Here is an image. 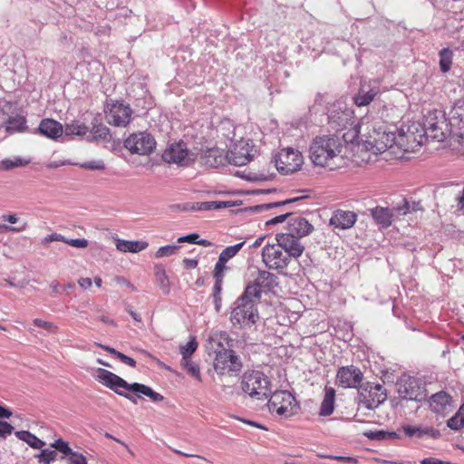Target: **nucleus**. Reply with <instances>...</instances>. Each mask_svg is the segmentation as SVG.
<instances>
[{"mask_svg": "<svg viewBox=\"0 0 464 464\" xmlns=\"http://www.w3.org/2000/svg\"><path fill=\"white\" fill-rule=\"evenodd\" d=\"M267 407L271 413L276 412L284 418L296 414L300 409L295 398L286 391H276L270 394Z\"/></svg>", "mask_w": 464, "mask_h": 464, "instance_id": "obj_6", "label": "nucleus"}, {"mask_svg": "<svg viewBox=\"0 0 464 464\" xmlns=\"http://www.w3.org/2000/svg\"><path fill=\"white\" fill-rule=\"evenodd\" d=\"M14 435L20 440L27 443L31 448L35 450L42 449L45 442L42 440L38 439L34 434L31 433L28 430H19L15 431Z\"/></svg>", "mask_w": 464, "mask_h": 464, "instance_id": "obj_31", "label": "nucleus"}, {"mask_svg": "<svg viewBox=\"0 0 464 464\" xmlns=\"http://www.w3.org/2000/svg\"><path fill=\"white\" fill-rule=\"evenodd\" d=\"M65 244L76 247V248H86L89 245V242L85 238H74V239H68L66 238Z\"/></svg>", "mask_w": 464, "mask_h": 464, "instance_id": "obj_54", "label": "nucleus"}, {"mask_svg": "<svg viewBox=\"0 0 464 464\" xmlns=\"http://www.w3.org/2000/svg\"><path fill=\"white\" fill-rule=\"evenodd\" d=\"M242 362L231 349L222 348L216 352L214 369L220 375H237L242 370Z\"/></svg>", "mask_w": 464, "mask_h": 464, "instance_id": "obj_7", "label": "nucleus"}, {"mask_svg": "<svg viewBox=\"0 0 464 464\" xmlns=\"http://www.w3.org/2000/svg\"><path fill=\"white\" fill-rule=\"evenodd\" d=\"M118 359H119L121 362H123V363H125V364H127V365H129V366H130V367H132V368L136 367V361H135L134 359H132V358H130V357H129V356L125 355V354H124V353H121L118 355Z\"/></svg>", "mask_w": 464, "mask_h": 464, "instance_id": "obj_61", "label": "nucleus"}, {"mask_svg": "<svg viewBox=\"0 0 464 464\" xmlns=\"http://www.w3.org/2000/svg\"><path fill=\"white\" fill-rule=\"evenodd\" d=\"M343 145L340 139L333 135L316 137L309 148V157L315 166L334 169L341 166Z\"/></svg>", "mask_w": 464, "mask_h": 464, "instance_id": "obj_2", "label": "nucleus"}, {"mask_svg": "<svg viewBox=\"0 0 464 464\" xmlns=\"http://www.w3.org/2000/svg\"><path fill=\"white\" fill-rule=\"evenodd\" d=\"M78 284L82 289L86 290L92 286V282L89 277H82L78 280Z\"/></svg>", "mask_w": 464, "mask_h": 464, "instance_id": "obj_64", "label": "nucleus"}, {"mask_svg": "<svg viewBox=\"0 0 464 464\" xmlns=\"http://www.w3.org/2000/svg\"><path fill=\"white\" fill-rule=\"evenodd\" d=\"M275 166L282 175H288L299 170L303 165L302 153L293 148L281 150L274 159Z\"/></svg>", "mask_w": 464, "mask_h": 464, "instance_id": "obj_9", "label": "nucleus"}, {"mask_svg": "<svg viewBox=\"0 0 464 464\" xmlns=\"http://www.w3.org/2000/svg\"><path fill=\"white\" fill-rule=\"evenodd\" d=\"M303 198L304 197H296V198L285 199V200H283V201H277V202H273V203L256 205V206L253 207V209L255 211L267 210V209H270L272 208H277V207H281V206H285V205H287V204H291V203L296 202V201L300 200Z\"/></svg>", "mask_w": 464, "mask_h": 464, "instance_id": "obj_39", "label": "nucleus"}, {"mask_svg": "<svg viewBox=\"0 0 464 464\" xmlns=\"http://www.w3.org/2000/svg\"><path fill=\"white\" fill-rule=\"evenodd\" d=\"M277 285V276L275 274L257 270L256 276L247 283L244 291L259 301L263 293L270 292Z\"/></svg>", "mask_w": 464, "mask_h": 464, "instance_id": "obj_10", "label": "nucleus"}, {"mask_svg": "<svg viewBox=\"0 0 464 464\" xmlns=\"http://www.w3.org/2000/svg\"><path fill=\"white\" fill-rule=\"evenodd\" d=\"M155 276L159 283L160 287L165 295H169L170 288L169 283V277L166 275L165 269L162 266H157Z\"/></svg>", "mask_w": 464, "mask_h": 464, "instance_id": "obj_38", "label": "nucleus"}, {"mask_svg": "<svg viewBox=\"0 0 464 464\" xmlns=\"http://www.w3.org/2000/svg\"><path fill=\"white\" fill-rule=\"evenodd\" d=\"M365 435L372 440H386V431L385 430H377V431H370L365 433Z\"/></svg>", "mask_w": 464, "mask_h": 464, "instance_id": "obj_58", "label": "nucleus"}, {"mask_svg": "<svg viewBox=\"0 0 464 464\" xmlns=\"http://www.w3.org/2000/svg\"><path fill=\"white\" fill-rule=\"evenodd\" d=\"M91 133L95 140L110 141L111 139L110 129L102 123L93 125Z\"/></svg>", "mask_w": 464, "mask_h": 464, "instance_id": "obj_36", "label": "nucleus"}, {"mask_svg": "<svg viewBox=\"0 0 464 464\" xmlns=\"http://www.w3.org/2000/svg\"><path fill=\"white\" fill-rule=\"evenodd\" d=\"M463 411H464V409L461 407L459 409V411L453 417H451L448 420L447 426L449 428H450L451 430H458L461 429L464 426V413H463Z\"/></svg>", "mask_w": 464, "mask_h": 464, "instance_id": "obj_40", "label": "nucleus"}, {"mask_svg": "<svg viewBox=\"0 0 464 464\" xmlns=\"http://www.w3.org/2000/svg\"><path fill=\"white\" fill-rule=\"evenodd\" d=\"M276 240L285 255L289 256V259L300 257L304 251V246L301 243L300 238L288 232L277 234Z\"/></svg>", "mask_w": 464, "mask_h": 464, "instance_id": "obj_18", "label": "nucleus"}, {"mask_svg": "<svg viewBox=\"0 0 464 464\" xmlns=\"http://www.w3.org/2000/svg\"><path fill=\"white\" fill-rule=\"evenodd\" d=\"M198 348V342L195 337H191L190 340L185 344L180 346V353L182 359L190 358Z\"/></svg>", "mask_w": 464, "mask_h": 464, "instance_id": "obj_41", "label": "nucleus"}, {"mask_svg": "<svg viewBox=\"0 0 464 464\" xmlns=\"http://www.w3.org/2000/svg\"><path fill=\"white\" fill-rule=\"evenodd\" d=\"M89 128L78 121H73L68 123L63 128V133L65 136H80L82 137L87 134Z\"/></svg>", "mask_w": 464, "mask_h": 464, "instance_id": "obj_33", "label": "nucleus"}, {"mask_svg": "<svg viewBox=\"0 0 464 464\" xmlns=\"http://www.w3.org/2000/svg\"><path fill=\"white\" fill-rule=\"evenodd\" d=\"M356 220L357 215L353 211L337 209L330 218V225L339 229H349L353 227Z\"/></svg>", "mask_w": 464, "mask_h": 464, "instance_id": "obj_21", "label": "nucleus"}, {"mask_svg": "<svg viewBox=\"0 0 464 464\" xmlns=\"http://www.w3.org/2000/svg\"><path fill=\"white\" fill-rule=\"evenodd\" d=\"M34 324L37 327L44 329L45 331H47L48 333H51V334L55 333L57 331L56 325H54L53 323L44 321L42 319H38V318L34 319Z\"/></svg>", "mask_w": 464, "mask_h": 464, "instance_id": "obj_50", "label": "nucleus"}, {"mask_svg": "<svg viewBox=\"0 0 464 464\" xmlns=\"http://www.w3.org/2000/svg\"><path fill=\"white\" fill-rule=\"evenodd\" d=\"M362 381V372L353 365L341 367L336 374V384L343 388H357Z\"/></svg>", "mask_w": 464, "mask_h": 464, "instance_id": "obj_20", "label": "nucleus"}, {"mask_svg": "<svg viewBox=\"0 0 464 464\" xmlns=\"http://www.w3.org/2000/svg\"><path fill=\"white\" fill-rule=\"evenodd\" d=\"M292 216V213L290 212H286L285 214H282V215H279V216H276L269 220H267L266 222V226H271V225H276V224H279V223H282L284 222L285 220H286L287 218L291 217Z\"/></svg>", "mask_w": 464, "mask_h": 464, "instance_id": "obj_56", "label": "nucleus"}, {"mask_svg": "<svg viewBox=\"0 0 464 464\" xmlns=\"http://www.w3.org/2000/svg\"><path fill=\"white\" fill-rule=\"evenodd\" d=\"M230 206L229 202L227 201H208L200 203L198 209L209 210V209H221Z\"/></svg>", "mask_w": 464, "mask_h": 464, "instance_id": "obj_47", "label": "nucleus"}, {"mask_svg": "<svg viewBox=\"0 0 464 464\" xmlns=\"http://www.w3.org/2000/svg\"><path fill=\"white\" fill-rule=\"evenodd\" d=\"M252 147L246 140L236 142L227 152L226 158L230 164L235 166H244L253 159Z\"/></svg>", "mask_w": 464, "mask_h": 464, "instance_id": "obj_17", "label": "nucleus"}, {"mask_svg": "<svg viewBox=\"0 0 464 464\" xmlns=\"http://www.w3.org/2000/svg\"><path fill=\"white\" fill-rule=\"evenodd\" d=\"M397 391L403 400L420 401L425 399V389L417 378L407 376L397 382Z\"/></svg>", "mask_w": 464, "mask_h": 464, "instance_id": "obj_16", "label": "nucleus"}, {"mask_svg": "<svg viewBox=\"0 0 464 464\" xmlns=\"http://www.w3.org/2000/svg\"><path fill=\"white\" fill-rule=\"evenodd\" d=\"M26 227V224H24V226L22 227H12V226H9V225H0V232H22L25 229Z\"/></svg>", "mask_w": 464, "mask_h": 464, "instance_id": "obj_59", "label": "nucleus"}, {"mask_svg": "<svg viewBox=\"0 0 464 464\" xmlns=\"http://www.w3.org/2000/svg\"><path fill=\"white\" fill-rule=\"evenodd\" d=\"M222 285L223 280L221 279H215V284L213 287V296H221V290H222Z\"/></svg>", "mask_w": 464, "mask_h": 464, "instance_id": "obj_63", "label": "nucleus"}, {"mask_svg": "<svg viewBox=\"0 0 464 464\" xmlns=\"http://www.w3.org/2000/svg\"><path fill=\"white\" fill-rule=\"evenodd\" d=\"M227 160L224 151L218 148L208 149L200 156V164L208 168H218Z\"/></svg>", "mask_w": 464, "mask_h": 464, "instance_id": "obj_22", "label": "nucleus"}, {"mask_svg": "<svg viewBox=\"0 0 464 464\" xmlns=\"http://www.w3.org/2000/svg\"><path fill=\"white\" fill-rule=\"evenodd\" d=\"M420 124H412L408 128L407 132L400 130L396 134L397 156L402 152L414 150L423 144L426 140L420 130Z\"/></svg>", "mask_w": 464, "mask_h": 464, "instance_id": "obj_8", "label": "nucleus"}, {"mask_svg": "<svg viewBox=\"0 0 464 464\" xmlns=\"http://www.w3.org/2000/svg\"><path fill=\"white\" fill-rule=\"evenodd\" d=\"M34 457L38 459L39 463L50 464L56 459L57 453L55 450L45 449L42 450L40 453L35 454Z\"/></svg>", "mask_w": 464, "mask_h": 464, "instance_id": "obj_43", "label": "nucleus"}, {"mask_svg": "<svg viewBox=\"0 0 464 464\" xmlns=\"http://www.w3.org/2000/svg\"><path fill=\"white\" fill-rule=\"evenodd\" d=\"M227 269L225 262H220V259L218 260L214 268V278L223 280L224 271Z\"/></svg>", "mask_w": 464, "mask_h": 464, "instance_id": "obj_53", "label": "nucleus"}, {"mask_svg": "<svg viewBox=\"0 0 464 464\" xmlns=\"http://www.w3.org/2000/svg\"><path fill=\"white\" fill-rule=\"evenodd\" d=\"M370 212L376 224L382 227H388L392 225L393 214L388 208L376 207L371 208Z\"/></svg>", "mask_w": 464, "mask_h": 464, "instance_id": "obj_27", "label": "nucleus"}, {"mask_svg": "<svg viewBox=\"0 0 464 464\" xmlns=\"http://www.w3.org/2000/svg\"><path fill=\"white\" fill-rule=\"evenodd\" d=\"M97 378L103 385L134 404H137L136 397L127 392H133L139 398L142 394L149 397L154 402L161 401L164 399L160 393L153 391L150 387L139 382L128 383L121 377L102 368L97 369Z\"/></svg>", "mask_w": 464, "mask_h": 464, "instance_id": "obj_1", "label": "nucleus"}, {"mask_svg": "<svg viewBox=\"0 0 464 464\" xmlns=\"http://www.w3.org/2000/svg\"><path fill=\"white\" fill-rule=\"evenodd\" d=\"M52 448H54L58 451L62 452L66 456H70L72 453V450L69 447L68 443L65 442L63 439H58L54 442L51 444Z\"/></svg>", "mask_w": 464, "mask_h": 464, "instance_id": "obj_48", "label": "nucleus"}, {"mask_svg": "<svg viewBox=\"0 0 464 464\" xmlns=\"http://www.w3.org/2000/svg\"><path fill=\"white\" fill-rule=\"evenodd\" d=\"M246 241H242L240 243H237L234 246H227L218 256V259H220V262H228L231 258H233L239 252V250L243 247Z\"/></svg>", "mask_w": 464, "mask_h": 464, "instance_id": "obj_37", "label": "nucleus"}, {"mask_svg": "<svg viewBox=\"0 0 464 464\" xmlns=\"http://www.w3.org/2000/svg\"><path fill=\"white\" fill-rule=\"evenodd\" d=\"M107 122L116 127H126L131 120L132 109L123 102L107 103L105 109Z\"/></svg>", "mask_w": 464, "mask_h": 464, "instance_id": "obj_13", "label": "nucleus"}, {"mask_svg": "<svg viewBox=\"0 0 464 464\" xmlns=\"http://www.w3.org/2000/svg\"><path fill=\"white\" fill-rule=\"evenodd\" d=\"M420 130L424 134L425 139H432L438 141H442L446 139V121L443 115H440V119H439L437 112H430L423 122V125H420Z\"/></svg>", "mask_w": 464, "mask_h": 464, "instance_id": "obj_15", "label": "nucleus"}, {"mask_svg": "<svg viewBox=\"0 0 464 464\" xmlns=\"http://www.w3.org/2000/svg\"><path fill=\"white\" fill-rule=\"evenodd\" d=\"M335 390L333 387L324 388V396L320 406V416H330L334 411Z\"/></svg>", "mask_w": 464, "mask_h": 464, "instance_id": "obj_28", "label": "nucleus"}, {"mask_svg": "<svg viewBox=\"0 0 464 464\" xmlns=\"http://www.w3.org/2000/svg\"><path fill=\"white\" fill-rule=\"evenodd\" d=\"M378 93L379 88L377 86L362 83L358 92L353 98V102L358 107L369 105Z\"/></svg>", "mask_w": 464, "mask_h": 464, "instance_id": "obj_24", "label": "nucleus"}, {"mask_svg": "<svg viewBox=\"0 0 464 464\" xmlns=\"http://www.w3.org/2000/svg\"><path fill=\"white\" fill-rule=\"evenodd\" d=\"M183 142L173 143L163 152L162 160L168 163H176L181 166H187L193 160Z\"/></svg>", "mask_w": 464, "mask_h": 464, "instance_id": "obj_19", "label": "nucleus"}, {"mask_svg": "<svg viewBox=\"0 0 464 464\" xmlns=\"http://www.w3.org/2000/svg\"><path fill=\"white\" fill-rule=\"evenodd\" d=\"M313 226L300 216L292 217L288 221V233L301 238L313 231Z\"/></svg>", "mask_w": 464, "mask_h": 464, "instance_id": "obj_23", "label": "nucleus"}, {"mask_svg": "<svg viewBox=\"0 0 464 464\" xmlns=\"http://www.w3.org/2000/svg\"><path fill=\"white\" fill-rule=\"evenodd\" d=\"M124 147L131 154L149 155L156 148V140L147 131L132 133L124 140Z\"/></svg>", "mask_w": 464, "mask_h": 464, "instance_id": "obj_12", "label": "nucleus"}, {"mask_svg": "<svg viewBox=\"0 0 464 464\" xmlns=\"http://www.w3.org/2000/svg\"><path fill=\"white\" fill-rule=\"evenodd\" d=\"M149 244L146 241L139 240H116V248L121 252L138 253L148 247Z\"/></svg>", "mask_w": 464, "mask_h": 464, "instance_id": "obj_29", "label": "nucleus"}, {"mask_svg": "<svg viewBox=\"0 0 464 464\" xmlns=\"http://www.w3.org/2000/svg\"><path fill=\"white\" fill-rule=\"evenodd\" d=\"M359 406L373 410L387 399L385 389L382 384L366 383L359 387Z\"/></svg>", "mask_w": 464, "mask_h": 464, "instance_id": "obj_11", "label": "nucleus"}, {"mask_svg": "<svg viewBox=\"0 0 464 464\" xmlns=\"http://www.w3.org/2000/svg\"><path fill=\"white\" fill-rule=\"evenodd\" d=\"M181 365L191 376L197 379L200 378L199 367L197 363L193 362L190 358L182 359Z\"/></svg>", "mask_w": 464, "mask_h": 464, "instance_id": "obj_44", "label": "nucleus"}, {"mask_svg": "<svg viewBox=\"0 0 464 464\" xmlns=\"http://www.w3.org/2000/svg\"><path fill=\"white\" fill-rule=\"evenodd\" d=\"M179 248V246H176V245H173V246L168 245V246H160L155 253V257L161 258L164 256H173L177 253Z\"/></svg>", "mask_w": 464, "mask_h": 464, "instance_id": "obj_46", "label": "nucleus"}, {"mask_svg": "<svg viewBox=\"0 0 464 464\" xmlns=\"http://www.w3.org/2000/svg\"><path fill=\"white\" fill-rule=\"evenodd\" d=\"M53 241H61V242L65 243L66 237L58 233H52L51 235H48L47 237L43 238L42 244L46 246L49 243L53 242Z\"/></svg>", "mask_w": 464, "mask_h": 464, "instance_id": "obj_55", "label": "nucleus"}, {"mask_svg": "<svg viewBox=\"0 0 464 464\" xmlns=\"http://www.w3.org/2000/svg\"><path fill=\"white\" fill-rule=\"evenodd\" d=\"M23 165L24 161L20 158H16L15 160L5 159L0 161V171L10 170Z\"/></svg>", "mask_w": 464, "mask_h": 464, "instance_id": "obj_45", "label": "nucleus"}, {"mask_svg": "<svg viewBox=\"0 0 464 464\" xmlns=\"http://www.w3.org/2000/svg\"><path fill=\"white\" fill-rule=\"evenodd\" d=\"M439 65L440 70L443 73L450 71L453 61V51L450 48H443L439 52Z\"/></svg>", "mask_w": 464, "mask_h": 464, "instance_id": "obj_35", "label": "nucleus"}, {"mask_svg": "<svg viewBox=\"0 0 464 464\" xmlns=\"http://www.w3.org/2000/svg\"><path fill=\"white\" fill-rule=\"evenodd\" d=\"M199 237L198 234L193 233L186 236H182L178 238L179 243H190L196 244L198 242V238Z\"/></svg>", "mask_w": 464, "mask_h": 464, "instance_id": "obj_57", "label": "nucleus"}, {"mask_svg": "<svg viewBox=\"0 0 464 464\" xmlns=\"http://www.w3.org/2000/svg\"><path fill=\"white\" fill-rule=\"evenodd\" d=\"M426 436L432 439H438L440 437V432L432 427L417 426V438L422 439Z\"/></svg>", "mask_w": 464, "mask_h": 464, "instance_id": "obj_42", "label": "nucleus"}, {"mask_svg": "<svg viewBox=\"0 0 464 464\" xmlns=\"http://www.w3.org/2000/svg\"><path fill=\"white\" fill-rule=\"evenodd\" d=\"M450 124L459 129L464 128V102H458L450 111Z\"/></svg>", "mask_w": 464, "mask_h": 464, "instance_id": "obj_32", "label": "nucleus"}, {"mask_svg": "<svg viewBox=\"0 0 464 464\" xmlns=\"http://www.w3.org/2000/svg\"><path fill=\"white\" fill-rule=\"evenodd\" d=\"M258 303L257 299L244 291L233 303L229 318L233 326L249 329L255 325L259 319Z\"/></svg>", "mask_w": 464, "mask_h": 464, "instance_id": "obj_4", "label": "nucleus"}, {"mask_svg": "<svg viewBox=\"0 0 464 464\" xmlns=\"http://www.w3.org/2000/svg\"><path fill=\"white\" fill-rule=\"evenodd\" d=\"M262 261L269 269L282 270L290 263L289 256L276 244H267L262 249Z\"/></svg>", "mask_w": 464, "mask_h": 464, "instance_id": "obj_14", "label": "nucleus"}, {"mask_svg": "<svg viewBox=\"0 0 464 464\" xmlns=\"http://www.w3.org/2000/svg\"><path fill=\"white\" fill-rule=\"evenodd\" d=\"M242 390L251 398L256 400L267 399L271 392V382L261 371H246L242 375Z\"/></svg>", "mask_w": 464, "mask_h": 464, "instance_id": "obj_5", "label": "nucleus"}, {"mask_svg": "<svg viewBox=\"0 0 464 464\" xmlns=\"http://www.w3.org/2000/svg\"><path fill=\"white\" fill-rule=\"evenodd\" d=\"M38 130L42 135L56 140L63 135V126L53 119H44L39 124Z\"/></svg>", "mask_w": 464, "mask_h": 464, "instance_id": "obj_25", "label": "nucleus"}, {"mask_svg": "<svg viewBox=\"0 0 464 464\" xmlns=\"http://www.w3.org/2000/svg\"><path fill=\"white\" fill-rule=\"evenodd\" d=\"M395 210L399 215H406L410 211L409 202L406 199H403L402 205L398 206Z\"/></svg>", "mask_w": 464, "mask_h": 464, "instance_id": "obj_62", "label": "nucleus"}, {"mask_svg": "<svg viewBox=\"0 0 464 464\" xmlns=\"http://www.w3.org/2000/svg\"><path fill=\"white\" fill-rule=\"evenodd\" d=\"M364 147L373 154L389 153L397 156L396 130H391L382 121H374L367 127Z\"/></svg>", "mask_w": 464, "mask_h": 464, "instance_id": "obj_3", "label": "nucleus"}, {"mask_svg": "<svg viewBox=\"0 0 464 464\" xmlns=\"http://www.w3.org/2000/svg\"><path fill=\"white\" fill-rule=\"evenodd\" d=\"M450 402V396L445 392L433 394L430 399V405L433 411L440 412L446 409Z\"/></svg>", "mask_w": 464, "mask_h": 464, "instance_id": "obj_30", "label": "nucleus"}, {"mask_svg": "<svg viewBox=\"0 0 464 464\" xmlns=\"http://www.w3.org/2000/svg\"><path fill=\"white\" fill-rule=\"evenodd\" d=\"M8 132H22L26 130V119L22 115L10 116L6 121Z\"/></svg>", "mask_w": 464, "mask_h": 464, "instance_id": "obj_34", "label": "nucleus"}, {"mask_svg": "<svg viewBox=\"0 0 464 464\" xmlns=\"http://www.w3.org/2000/svg\"><path fill=\"white\" fill-rule=\"evenodd\" d=\"M404 434L407 437H416L417 438V426L404 425L401 427Z\"/></svg>", "mask_w": 464, "mask_h": 464, "instance_id": "obj_60", "label": "nucleus"}, {"mask_svg": "<svg viewBox=\"0 0 464 464\" xmlns=\"http://www.w3.org/2000/svg\"><path fill=\"white\" fill-rule=\"evenodd\" d=\"M351 113L350 110H342L340 104L334 105L333 110L330 111L328 115L329 121L334 124L337 129L346 128L351 120Z\"/></svg>", "mask_w": 464, "mask_h": 464, "instance_id": "obj_26", "label": "nucleus"}, {"mask_svg": "<svg viewBox=\"0 0 464 464\" xmlns=\"http://www.w3.org/2000/svg\"><path fill=\"white\" fill-rule=\"evenodd\" d=\"M13 430L14 427L10 423L0 420V439H5Z\"/></svg>", "mask_w": 464, "mask_h": 464, "instance_id": "obj_51", "label": "nucleus"}, {"mask_svg": "<svg viewBox=\"0 0 464 464\" xmlns=\"http://www.w3.org/2000/svg\"><path fill=\"white\" fill-rule=\"evenodd\" d=\"M80 167L90 170H102L105 169L104 162L102 160L85 161L81 163Z\"/></svg>", "mask_w": 464, "mask_h": 464, "instance_id": "obj_49", "label": "nucleus"}, {"mask_svg": "<svg viewBox=\"0 0 464 464\" xmlns=\"http://www.w3.org/2000/svg\"><path fill=\"white\" fill-rule=\"evenodd\" d=\"M69 464H87L86 458L76 451H72V453L68 458Z\"/></svg>", "mask_w": 464, "mask_h": 464, "instance_id": "obj_52", "label": "nucleus"}]
</instances>
